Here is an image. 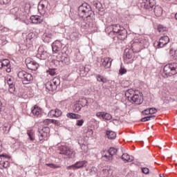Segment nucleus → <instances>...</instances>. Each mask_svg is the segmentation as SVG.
<instances>
[{"label": "nucleus", "mask_w": 177, "mask_h": 177, "mask_svg": "<svg viewBox=\"0 0 177 177\" xmlns=\"http://www.w3.org/2000/svg\"><path fill=\"white\" fill-rule=\"evenodd\" d=\"M93 12L91 10V6L89 4L84 3L82 4L78 8V14L80 17H91Z\"/></svg>", "instance_id": "1"}, {"label": "nucleus", "mask_w": 177, "mask_h": 177, "mask_svg": "<svg viewBox=\"0 0 177 177\" xmlns=\"http://www.w3.org/2000/svg\"><path fill=\"white\" fill-rule=\"evenodd\" d=\"M18 78H20L23 84L25 85H27V84H30L31 81H32L33 77L32 75L30 74L25 71H21L17 74Z\"/></svg>", "instance_id": "2"}, {"label": "nucleus", "mask_w": 177, "mask_h": 177, "mask_svg": "<svg viewBox=\"0 0 177 177\" xmlns=\"http://www.w3.org/2000/svg\"><path fill=\"white\" fill-rule=\"evenodd\" d=\"M18 78H20L23 84L25 85H27V84H30L31 81H32L33 77L32 75L30 74L25 71H21L17 74Z\"/></svg>", "instance_id": "3"}, {"label": "nucleus", "mask_w": 177, "mask_h": 177, "mask_svg": "<svg viewBox=\"0 0 177 177\" xmlns=\"http://www.w3.org/2000/svg\"><path fill=\"white\" fill-rule=\"evenodd\" d=\"M50 4L49 3V1L48 0H41L39 1L38 4V11L44 16L45 13H46V10H50Z\"/></svg>", "instance_id": "4"}, {"label": "nucleus", "mask_w": 177, "mask_h": 177, "mask_svg": "<svg viewBox=\"0 0 177 177\" xmlns=\"http://www.w3.org/2000/svg\"><path fill=\"white\" fill-rule=\"evenodd\" d=\"M59 85H60V79L59 77H54L52 80L46 83V89L52 91H56Z\"/></svg>", "instance_id": "5"}, {"label": "nucleus", "mask_w": 177, "mask_h": 177, "mask_svg": "<svg viewBox=\"0 0 177 177\" xmlns=\"http://www.w3.org/2000/svg\"><path fill=\"white\" fill-rule=\"evenodd\" d=\"M50 129L49 127H43L42 129H39L38 131V137L39 142L43 143L44 140H45L46 138L49 136Z\"/></svg>", "instance_id": "6"}, {"label": "nucleus", "mask_w": 177, "mask_h": 177, "mask_svg": "<svg viewBox=\"0 0 177 177\" xmlns=\"http://www.w3.org/2000/svg\"><path fill=\"white\" fill-rule=\"evenodd\" d=\"M60 154H64L65 156H68L71 158H74L75 157V151L66 146H62L59 148Z\"/></svg>", "instance_id": "7"}, {"label": "nucleus", "mask_w": 177, "mask_h": 177, "mask_svg": "<svg viewBox=\"0 0 177 177\" xmlns=\"http://www.w3.org/2000/svg\"><path fill=\"white\" fill-rule=\"evenodd\" d=\"M122 28L120 25H111L106 28V31H108L110 37H113V35H117Z\"/></svg>", "instance_id": "8"}, {"label": "nucleus", "mask_w": 177, "mask_h": 177, "mask_svg": "<svg viewBox=\"0 0 177 177\" xmlns=\"http://www.w3.org/2000/svg\"><path fill=\"white\" fill-rule=\"evenodd\" d=\"M133 102L136 106L143 103V94L140 91L136 90L133 92Z\"/></svg>", "instance_id": "9"}, {"label": "nucleus", "mask_w": 177, "mask_h": 177, "mask_svg": "<svg viewBox=\"0 0 177 177\" xmlns=\"http://www.w3.org/2000/svg\"><path fill=\"white\" fill-rule=\"evenodd\" d=\"M26 67L29 70H32V71H36V70H38V67H39V64L37 63V62L31 59V58H27L25 61Z\"/></svg>", "instance_id": "10"}, {"label": "nucleus", "mask_w": 177, "mask_h": 177, "mask_svg": "<svg viewBox=\"0 0 177 177\" xmlns=\"http://www.w3.org/2000/svg\"><path fill=\"white\" fill-rule=\"evenodd\" d=\"M63 46H64V44H62L60 41H55L52 45L53 52H54V53H59L60 55V52L63 49Z\"/></svg>", "instance_id": "11"}, {"label": "nucleus", "mask_w": 177, "mask_h": 177, "mask_svg": "<svg viewBox=\"0 0 177 177\" xmlns=\"http://www.w3.org/2000/svg\"><path fill=\"white\" fill-rule=\"evenodd\" d=\"M163 70L166 75L171 76V75H174V74H176V69L174 66V63L166 65L164 67Z\"/></svg>", "instance_id": "12"}, {"label": "nucleus", "mask_w": 177, "mask_h": 177, "mask_svg": "<svg viewBox=\"0 0 177 177\" xmlns=\"http://www.w3.org/2000/svg\"><path fill=\"white\" fill-rule=\"evenodd\" d=\"M86 164H87L86 160L76 162L74 165L68 166L66 167V169H74V170L80 169V168H84V167H86Z\"/></svg>", "instance_id": "13"}, {"label": "nucleus", "mask_w": 177, "mask_h": 177, "mask_svg": "<svg viewBox=\"0 0 177 177\" xmlns=\"http://www.w3.org/2000/svg\"><path fill=\"white\" fill-rule=\"evenodd\" d=\"M37 57L38 59H40V60H46V59L49 57V54L44 49V47L40 46L38 49Z\"/></svg>", "instance_id": "14"}, {"label": "nucleus", "mask_w": 177, "mask_h": 177, "mask_svg": "<svg viewBox=\"0 0 177 177\" xmlns=\"http://www.w3.org/2000/svg\"><path fill=\"white\" fill-rule=\"evenodd\" d=\"M124 56H126L127 60H129V63H133V59L132 57L133 56V48H126L124 50Z\"/></svg>", "instance_id": "15"}, {"label": "nucleus", "mask_w": 177, "mask_h": 177, "mask_svg": "<svg viewBox=\"0 0 177 177\" xmlns=\"http://www.w3.org/2000/svg\"><path fill=\"white\" fill-rule=\"evenodd\" d=\"M113 59L110 57H104L101 59V66L104 68H110Z\"/></svg>", "instance_id": "16"}, {"label": "nucleus", "mask_w": 177, "mask_h": 177, "mask_svg": "<svg viewBox=\"0 0 177 177\" xmlns=\"http://www.w3.org/2000/svg\"><path fill=\"white\" fill-rule=\"evenodd\" d=\"M117 151H118L117 149L114 147H111L107 151L109 155L105 154L104 155V157L106 158V160H109L110 161L113 160V156H115V154H117Z\"/></svg>", "instance_id": "17"}, {"label": "nucleus", "mask_w": 177, "mask_h": 177, "mask_svg": "<svg viewBox=\"0 0 177 177\" xmlns=\"http://www.w3.org/2000/svg\"><path fill=\"white\" fill-rule=\"evenodd\" d=\"M156 3V0H142V6L145 9H151Z\"/></svg>", "instance_id": "18"}, {"label": "nucleus", "mask_w": 177, "mask_h": 177, "mask_svg": "<svg viewBox=\"0 0 177 177\" xmlns=\"http://www.w3.org/2000/svg\"><path fill=\"white\" fill-rule=\"evenodd\" d=\"M31 113L35 117H41L42 115V109L39 106L35 105L31 108Z\"/></svg>", "instance_id": "19"}, {"label": "nucleus", "mask_w": 177, "mask_h": 177, "mask_svg": "<svg viewBox=\"0 0 177 177\" xmlns=\"http://www.w3.org/2000/svg\"><path fill=\"white\" fill-rule=\"evenodd\" d=\"M168 44H169V37L168 36H164L159 39L158 46L159 48H164Z\"/></svg>", "instance_id": "20"}, {"label": "nucleus", "mask_w": 177, "mask_h": 177, "mask_svg": "<svg viewBox=\"0 0 177 177\" xmlns=\"http://www.w3.org/2000/svg\"><path fill=\"white\" fill-rule=\"evenodd\" d=\"M1 63L3 64V68L6 70V73H10V71H12L10 68V61H9V59H3Z\"/></svg>", "instance_id": "21"}, {"label": "nucleus", "mask_w": 177, "mask_h": 177, "mask_svg": "<svg viewBox=\"0 0 177 177\" xmlns=\"http://www.w3.org/2000/svg\"><path fill=\"white\" fill-rule=\"evenodd\" d=\"M119 39L123 40L127 38V30L123 27L120 28L119 32L116 35Z\"/></svg>", "instance_id": "22"}, {"label": "nucleus", "mask_w": 177, "mask_h": 177, "mask_svg": "<svg viewBox=\"0 0 177 177\" xmlns=\"http://www.w3.org/2000/svg\"><path fill=\"white\" fill-rule=\"evenodd\" d=\"M57 57L61 60L63 64H66V66L70 64V57H68V56H63V53H62V54H59Z\"/></svg>", "instance_id": "23"}, {"label": "nucleus", "mask_w": 177, "mask_h": 177, "mask_svg": "<svg viewBox=\"0 0 177 177\" xmlns=\"http://www.w3.org/2000/svg\"><path fill=\"white\" fill-rule=\"evenodd\" d=\"M53 36L50 33H44L43 35L44 41L46 44H49V42H52V38Z\"/></svg>", "instance_id": "24"}, {"label": "nucleus", "mask_w": 177, "mask_h": 177, "mask_svg": "<svg viewBox=\"0 0 177 177\" xmlns=\"http://www.w3.org/2000/svg\"><path fill=\"white\" fill-rule=\"evenodd\" d=\"M30 20L33 24H38V23H42V19L38 15H32Z\"/></svg>", "instance_id": "25"}, {"label": "nucleus", "mask_w": 177, "mask_h": 177, "mask_svg": "<svg viewBox=\"0 0 177 177\" xmlns=\"http://www.w3.org/2000/svg\"><path fill=\"white\" fill-rule=\"evenodd\" d=\"M121 158L126 162H131L133 161V156H130L128 153H123Z\"/></svg>", "instance_id": "26"}, {"label": "nucleus", "mask_w": 177, "mask_h": 177, "mask_svg": "<svg viewBox=\"0 0 177 177\" xmlns=\"http://www.w3.org/2000/svg\"><path fill=\"white\" fill-rule=\"evenodd\" d=\"M66 117L71 120H80L81 118V115L73 113H68L66 114Z\"/></svg>", "instance_id": "27"}, {"label": "nucleus", "mask_w": 177, "mask_h": 177, "mask_svg": "<svg viewBox=\"0 0 177 177\" xmlns=\"http://www.w3.org/2000/svg\"><path fill=\"white\" fill-rule=\"evenodd\" d=\"M106 135L108 139H115L117 134L113 131H106Z\"/></svg>", "instance_id": "28"}, {"label": "nucleus", "mask_w": 177, "mask_h": 177, "mask_svg": "<svg viewBox=\"0 0 177 177\" xmlns=\"http://www.w3.org/2000/svg\"><path fill=\"white\" fill-rule=\"evenodd\" d=\"M154 13L158 17L162 16V8L160 6H156L154 9Z\"/></svg>", "instance_id": "29"}, {"label": "nucleus", "mask_w": 177, "mask_h": 177, "mask_svg": "<svg viewBox=\"0 0 177 177\" xmlns=\"http://www.w3.org/2000/svg\"><path fill=\"white\" fill-rule=\"evenodd\" d=\"M0 165H1L0 169H2L3 168H8V167H9L10 165V163L8 160H5L4 159L1 161Z\"/></svg>", "instance_id": "30"}, {"label": "nucleus", "mask_w": 177, "mask_h": 177, "mask_svg": "<svg viewBox=\"0 0 177 177\" xmlns=\"http://www.w3.org/2000/svg\"><path fill=\"white\" fill-rule=\"evenodd\" d=\"M3 131L6 133H9V132L10 131V125H9V124H8V123H5L3 127Z\"/></svg>", "instance_id": "31"}, {"label": "nucleus", "mask_w": 177, "mask_h": 177, "mask_svg": "<svg viewBox=\"0 0 177 177\" xmlns=\"http://www.w3.org/2000/svg\"><path fill=\"white\" fill-rule=\"evenodd\" d=\"M111 118H113V116H111V114L106 112H104V116L102 118L103 120H106V121H110Z\"/></svg>", "instance_id": "32"}, {"label": "nucleus", "mask_w": 177, "mask_h": 177, "mask_svg": "<svg viewBox=\"0 0 177 177\" xmlns=\"http://www.w3.org/2000/svg\"><path fill=\"white\" fill-rule=\"evenodd\" d=\"M78 103L80 106L85 107L86 106H88V100L82 98L78 102Z\"/></svg>", "instance_id": "33"}, {"label": "nucleus", "mask_w": 177, "mask_h": 177, "mask_svg": "<svg viewBox=\"0 0 177 177\" xmlns=\"http://www.w3.org/2000/svg\"><path fill=\"white\" fill-rule=\"evenodd\" d=\"M156 115H151V116H147L145 118H143L141 119L142 122H146V121H150L152 119L155 118Z\"/></svg>", "instance_id": "34"}, {"label": "nucleus", "mask_w": 177, "mask_h": 177, "mask_svg": "<svg viewBox=\"0 0 177 177\" xmlns=\"http://www.w3.org/2000/svg\"><path fill=\"white\" fill-rule=\"evenodd\" d=\"M46 165L49 167L50 168H53V169H56L57 168H60V165H55L53 163H46Z\"/></svg>", "instance_id": "35"}, {"label": "nucleus", "mask_w": 177, "mask_h": 177, "mask_svg": "<svg viewBox=\"0 0 177 177\" xmlns=\"http://www.w3.org/2000/svg\"><path fill=\"white\" fill-rule=\"evenodd\" d=\"M82 107H84L82 105H80L79 102H77L75 105V111H76L77 113H78L79 111H81V109H82Z\"/></svg>", "instance_id": "36"}, {"label": "nucleus", "mask_w": 177, "mask_h": 177, "mask_svg": "<svg viewBox=\"0 0 177 177\" xmlns=\"http://www.w3.org/2000/svg\"><path fill=\"white\" fill-rule=\"evenodd\" d=\"M97 81L98 82H103L104 84L106 83V78L103 77V76L98 75L97 76Z\"/></svg>", "instance_id": "37"}, {"label": "nucleus", "mask_w": 177, "mask_h": 177, "mask_svg": "<svg viewBox=\"0 0 177 177\" xmlns=\"http://www.w3.org/2000/svg\"><path fill=\"white\" fill-rule=\"evenodd\" d=\"M132 91H133V90L130 89L128 91V92L126 93V95H127L129 100H133V95H132V93H131V92H132ZM128 94H129L130 95H128Z\"/></svg>", "instance_id": "38"}, {"label": "nucleus", "mask_w": 177, "mask_h": 177, "mask_svg": "<svg viewBox=\"0 0 177 177\" xmlns=\"http://www.w3.org/2000/svg\"><path fill=\"white\" fill-rule=\"evenodd\" d=\"M141 171L142 174H145V175H149V174H150V169L147 167H142Z\"/></svg>", "instance_id": "39"}, {"label": "nucleus", "mask_w": 177, "mask_h": 177, "mask_svg": "<svg viewBox=\"0 0 177 177\" xmlns=\"http://www.w3.org/2000/svg\"><path fill=\"white\" fill-rule=\"evenodd\" d=\"M97 174V169L96 167H92L90 170V175H96Z\"/></svg>", "instance_id": "40"}, {"label": "nucleus", "mask_w": 177, "mask_h": 177, "mask_svg": "<svg viewBox=\"0 0 177 177\" xmlns=\"http://www.w3.org/2000/svg\"><path fill=\"white\" fill-rule=\"evenodd\" d=\"M127 73V70L125 69V68L121 66L120 69L119 70V74L120 75H124V74Z\"/></svg>", "instance_id": "41"}, {"label": "nucleus", "mask_w": 177, "mask_h": 177, "mask_svg": "<svg viewBox=\"0 0 177 177\" xmlns=\"http://www.w3.org/2000/svg\"><path fill=\"white\" fill-rule=\"evenodd\" d=\"M6 158H10L9 157V156L5 153L0 155V162L3 161V160H6Z\"/></svg>", "instance_id": "42"}, {"label": "nucleus", "mask_w": 177, "mask_h": 177, "mask_svg": "<svg viewBox=\"0 0 177 177\" xmlns=\"http://www.w3.org/2000/svg\"><path fill=\"white\" fill-rule=\"evenodd\" d=\"M84 120L82 119V120H77V122H76V125L77 127H82L84 125Z\"/></svg>", "instance_id": "43"}, {"label": "nucleus", "mask_w": 177, "mask_h": 177, "mask_svg": "<svg viewBox=\"0 0 177 177\" xmlns=\"http://www.w3.org/2000/svg\"><path fill=\"white\" fill-rule=\"evenodd\" d=\"M53 119H46L44 121V124H45V125H49V124H53Z\"/></svg>", "instance_id": "44"}, {"label": "nucleus", "mask_w": 177, "mask_h": 177, "mask_svg": "<svg viewBox=\"0 0 177 177\" xmlns=\"http://www.w3.org/2000/svg\"><path fill=\"white\" fill-rule=\"evenodd\" d=\"M48 117H56V110H51L48 113Z\"/></svg>", "instance_id": "45"}, {"label": "nucleus", "mask_w": 177, "mask_h": 177, "mask_svg": "<svg viewBox=\"0 0 177 177\" xmlns=\"http://www.w3.org/2000/svg\"><path fill=\"white\" fill-rule=\"evenodd\" d=\"M104 114V111H101V112H97L95 115L98 118H103Z\"/></svg>", "instance_id": "46"}, {"label": "nucleus", "mask_w": 177, "mask_h": 177, "mask_svg": "<svg viewBox=\"0 0 177 177\" xmlns=\"http://www.w3.org/2000/svg\"><path fill=\"white\" fill-rule=\"evenodd\" d=\"M16 89V88H15V85L12 84L10 86H9V92L10 93H13V92H15V90Z\"/></svg>", "instance_id": "47"}, {"label": "nucleus", "mask_w": 177, "mask_h": 177, "mask_svg": "<svg viewBox=\"0 0 177 177\" xmlns=\"http://www.w3.org/2000/svg\"><path fill=\"white\" fill-rule=\"evenodd\" d=\"M158 30L159 32H164V31H165V28H164L162 25H159L158 26Z\"/></svg>", "instance_id": "48"}, {"label": "nucleus", "mask_w": 177, "mask_h": 177, "mask_svg": "<svg viewBox=\"0 0 177 177\" xmlns=\"http://www.w3.org/2000/svg\"><path fill=\"white\" fill-rule=\"evenodd\" d=\"M142 115H149V114H150L149 109H145V110L142 111Z\"/></svg>", "instance_id": "49"}, {"label": "nucleus", "mask_w": 177, "mask_h": 177, "mask_svg": "<svg viewBox=\"0 0 177 177\" xmlns=\"http://www.w3.org/2000/svg\"><path fill=\"white\" fill-rule=\"evenodd\" d=\"M12 0H0L1 5H8Z\"/></svg>", "instance_id": "50"}, {"label": "nucleus", "mask_w": 177, "mask_h": 177, "mask_svg": "<svg viewBox=\"0 0 177 177\" xmlns=\"http://www.w3.org/2000/svg\"><path fill=\"white\" fill-rule=\"evenodd\" d=\"M62 112L59 109H55V117H60L62 115Z\"/></svg>", "instance_id": "51"}, {"label": "nucleus", "mask_w": 177, "mask_h": 177, "mask_svg": "<svg viewBox=\"0 0 177 177\" xmlns=\"http://www.w3.org/2000/svg\"><path fill=\"white\" fill-rule=\"evenodd\" d=\"M157 113V109L156 108H149V113L150 114H156Z\"/></svg>", "instance_id": "52"}, {"label": "nucleus", "mask_w": 177, "mask_h": 177, "mask_svg": "<svg viewBox=\"0 0 177 177\" xmlns=\"http://www.w3.org/2000/svg\"><path fill=\"white\" fill-rule=\"evenodd\" d=\"M7 84H8V86L10 85H13V80L11 78H8Z\"/></svg>", "instance_id": "53"}, {"label": "nucleus", "mask_w": 177, "mask_h": 177, "mask_svg": "<svg viewBox=\"0 0 177 177\" xmlns=\"http://www.w3.org/2000/svg\"><path fill=\"white\" fill-rule=\"evenodd\" d=\"M48 73H49L50 75H52V76L56 75V72L55 71L54 69H50L48 71Z\"/></svg>", "instance_id": "54"}, {"label": "nucleus", "mask_w": 177, "mask_h": 177, "mask_svg": "<svg viewBox=\"0 0 177 177\" xmlns=\"http://www.w3.org/2000/svg\"><path fill=\"white\" fill-rule=\"evenodd\" d=\"M27 135L28 136H32L34 135V131H32V129H30L27 131Z\"/></svg>", "instance_id": "55"}, {"label": "nucleus", "mask_w": 177, "mask_h": 177, "mask_svg": "<svg viewBox=\"0 0 177 177\" xmlns=\"http://www.w3.org/2000/svg\"><path fill=\"white\" fill-rule=\"evenodd\" d=\"M53 124L59 127L60 125V121L53 119Z\"/></svg>", "instance_id": "56"}, {"label": "nucleus", "mask_w": 177, "mask_h": 177, "mask_svg": "<svg viewBox=\"0 0 177 177\" xmlns=\"http://www.w3.org/2000/svg\"><path fill=\"white\" fill-rule=\"evenodd\" d=\"M102 173L104 174V176H107V175H109V169H102Z\"/></svg>", "instance_id": "57"}, {"label": "nucleus", "mask_w": 177, "mask_h": 177, "mask_svg": "<svg viewBox=\"0 0 177 177\" xmlns=\"http://www.w3.org/2000/svg\"><path fill=\"white\" fill-rule=\"evenodd\" d=\"M28 138L30 139V140L34 141L35 140V137L33 136H28Z\"/></svg>", "instance_id": "58"}, {"label": "nucleus", "mask_w": 177, "mask_h": 177, "mask_svg": "<svg viewBox=\"0 0 177 177\" xmlns=\"http://www.w3.org/2000/svg\"><path fill=\"white\" fill-rule=\"evenodd\" d=\"M94 6H95V8L99 10V6H100V3L95 2L94 3Z\"/></svg>", "instance_id": "59"}, {"label": "nucleus", "mask_w": 177, "mask_h": 177, "mask_svg": "<svg viewBox=\"0 0 177 177\" xmlns=\"http://www.w3.org/2000/svg\"><path fill=\"white\" fill-rule=\"evenodd\" d=\"M174 66V70H176V74L177 73V63H173Z\"/></svg>", "instance_id": "60"}, {"label": "nucleus", "mask_w": 177, "mask_h": 177, "mask_svg": "<svg viewBox=\"0 0 177 177\" xmlns=\"http://www.w3.org/2000/svg\"><path fill=\"white\" fill-rule=\"evenodd\" d=\"M0 153H2V141L0 140Z\"/></svg>", "instance_id": "61"}, {"label": "nucleus", "mask_w": 177, "mask_h": 177, "mask_svg": "<svg viewBox=\"0 0 177 177\" xmlns=\"http://www.w3.org/2000/svg\"><path fill=\"white\" fill-rule=\"evenodd\" d=\"M0 68H3V65L2 64V61H0Z\"/></svg>", "instance_id": "62"}, {"label": "nucleus", "mask_w": 177, "mask_h": 177, "mask_svg": "<svg viewBox=\"0 0 177 177\" xmlns=\"http://www.w3.org/2000/svg\"><path fill=\"white\" fill-rule=\"evenodd\" d=\"M163 145H164V142L160 143V144L158 145V147H160V149H161V146H163Z\"/></svg>", "instance_id": "63"}, {"label": "nucleus", "mask_w": 177, "mask_h": 177, "mask_svg": "<svg viewBox=\"0 0 177 177\" xmlns=\"http://www.w3.org/2000/svg\"><path fill=\"white\" fill-rule=\"evenodd\" d=\"M160 177H165V176L164 174H160Z\"/></svg>", "instance_id": "64"}]
</instances>
